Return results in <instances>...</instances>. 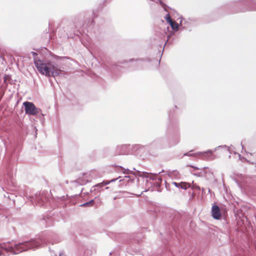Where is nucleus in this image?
<instances>
[{
    "label": "nucleus",
    "instance_id": "1",
    "mask_svg": "<svg viewBox=\"0 0 256 256\" xmlns=\"http://www.w3.org/2000/svg\"><path fill=\"white\" fill-rule=\"evenodd\" d=\"M48 242V238L45 236H42L38 238H32L28 240L12 241L6 242L9 244L7 249L8 256L10 254H16L28 250H35L44 246Z\"/></svg>",
    "mask_w": 256,
    "mask_h": 256
},
{
    "label": "nucleus",
    "instance_id": "2",
    "mask_svg": "<svg viewBox=\"0 0 256 256\" xmlns=\"http://www.w3.org/2000/svg\"><path fill=\"white\" fill-rule=\"evenodd\" d=\"M41 72L42 75L54 77L60 74L62 70L53 62H44V67Z\"/></svg>",
    "mask_w": 256,
    "mask_h": 256
},
{
    "label": "nucleus",
    "instance_id": "3",
    "mask_svg": "<svg viewBox=\"0 0 256 256\" xmlns=\"http://www.w3.org/2000/svg\"><path fill=\"white\" fill-rule=\"evenodd\" d=\"M193 152V150H191L188 152H186L184 154V156H199L202 160H206L208 158V154H212L214 152V150H208L204 152H198L196 153H192Z\"/></svg>",
    "mask_w": 256,
    "mask_h": 256
},
{
    "label": "nucleus",
    "instance_id": "4",
    "mask_svg": "<svg viewBox=\"0 0 256 256\" xmlns=\"http://www.w3.org/2000/svg\"><path fill=\"white\" fill-rule=\"evenodd\" d=\"M26 114L35 116L38 113V108L32 102H25L23 103Z\"/></svg>",
    "mask_w": 256,
    "mask_h": 256
},
{
    "label": "nucleus",
    "instance_id": "5",
    "mask_svg": "<svg viewBox=\"0 0 256 256\" xmlns=\"http://www.w3.org/2000/svg\"><path fill=\"white\" fill-rule=\"evenodd\" d=\"M212 216L214 219L220 220L222 216L221 212L219 207L214 205L212 208Z\"/></svg>",
    "mask_w": 256,
    "mask_h": 256
},
{
    "label": "nucleus",
    "instance_id": "6",
    "mask_svg": "<svg viewBox=\"0 0 256 256\" xmlns=\"http://www.w3.org/2000/svg\"><path fill=\"white\" fill-rule=\"evenodd\" d=\"M45 62L37 58H34V64L38 71L41 74Z\"/></svg>",
    "mask_w": 256,
    "mask_h": 256
},
{
    "label": "nucleus",
    "instance_id": "7",
    "mask_svg": "<svg viewBox=\"0 0 256 256\" xmlns=\"http://www.w3.org/2000/svg\"><path fill=\"white\" fill-rule=\"evenodd\" d=\"M120 176L118 177L117 178L112 179L110 180V181H104L102 183L98 184L96 185H95L93 188H94V190H97L98 191H100L99 188H102L103 186L107 185L109 184L110 182H114L116 180L118 179H120Z\"/></svg>",
    "mask_w": 256,
    "mask_h": 256
},
{
    "label": "nucleus",
    "instance_id": "8",
    "mask_svg": "<svg viewBox=\"0 0 256 256\" xmlns=\"http://www.w3.org/2000/svg\"><path fill=\"white\" fill-rule=\"evenodd\" d=\"M8 244H6V242L0 244V256H8L7 249L9 248Z\"/></svg>",
    "mask_w": 256,
    "mask_h": 256
},
{
    "label": "nucleus",
    "instance_id": "9",
    "mask_svg": "<svg viewBox=\"0 0 256 256\" xmlns=\"http://www.w3.org/2000/svg\"><path fill=\"white\" fill-rule=\"evenodd\" d=\"M173 184H174L176 187L178 188H182L183 190H186L188 188L190 187V184L184 182H182L180 183H177L176 182H172V183Z\"/></svg>",
    "mask_w": 256,
    "mask_h": 256
},
{
    "label": "nucleus",
    "instance_id": "10",
    "mask_svg": "<svg viewBox=\"0 0 256 256\" xmlns=\"http://www.w3.org/2000/svg\"><path fill=\"white\" fill-rule=\"evenodd\" d=\"M170 25L171 26V28L172 30L177 31L178 29V23H176L174 21H172L170 24Z\"/></svg>",
    "mask_w": 256,
    "mask_h": 256
},
{
    "label": "nucleus",
    "instance_id": "11",
    "mask_svg": "<svg viewBox=\"0 0 256 256\" xmlns=\"http://www.w3.org/2000/svg\"><path fill=\"white\" fill-rule=\"evenodd\" d=\"M84 176H83L82 178H80L77 181L80 185L86 184L88 182V180H86L84 178Z\"/></svg>",
    "mask_w": 256,
    "mask_h": 256
},
{
    "label": "nucleus",
    "instance_id": "12",
    "mask_svg": "<svg viewBox=\"0 0 256 256\" xmlns=\"http://www.w3.org/2000/svg\"><path fill=\"white\" fill-rule=\"evenodd\" d=\"M94 203V200H92L90 201L82 204L80 206H92L93 205Z\"/></svg>",
    "mask_w": 256,
    "mask_h": 256
},
{
    "label": "nucleus",
    "instance_id": "13",
    "mask_svg": "<svg viewBox=\"0 0 256 256\" xmlns=\"http://www.w3.org/2000/svg\"><path fill=\"white\" fill-rule=\"evenodd\" d=\"M166 20L167 21V22H168L170 24L172 22V19L170 18V15L168 14L166 15Z\"/></svg>",
    "mask_w": 256,
    "mask_h": 256
},
{
    "label": "nucleus",
    "instance_id": "14",
    "mask_svg": "<svg viewBox=\"0 0 256 256\" xmlns=\"http://www.w3.org/2000/svg\"><path fill=\"white\" fill-rule=\"evenodd\" d=\"M226 148V150L228 151H230V148L227 146L226 145L218 146L217 148H215L214 150H216L217 148Z\"/></svg>",
    "mask_w": 256,
    "mask_h": 256
},
{
    "label": "nucleus",
    "instance_id": "15",
    "mask_svg": "<svg viewBox=\"0 0 256 256\" xmlns=\"http://www.w3.org/2000/svg\"><path fill=\"white\" fill-rule=\"evenodd\" d=\"M120 168H122V172L124 173V174H129L130 172V170L128 169V168H124L122 166H120Z\"/></svg>",
    "mask_w": 256,
    "mask_h": 256
},
{
    "label": "nucleus",
    "instance_id": "16",
    "mask_svg": "<svg viewBox=\"0 0 256 256\" xmlns=\"http://www.w3.org/2000/svg\"><path fill=\"white\" fill-rule=\"evenodd\" d=\"M36 200H38V203L39 206H43L44 204L43 202H40V197L36 198Z\"/></svg>",
    "mask_w": 256,
    "mask_h": 256
},
{
    "label": "nucleus",
    "instance_id": "17",
    "mask_svg": "<svg viewBox=\"0 0 256 256\" xmlns=\"http://www.w3.org/2000/svg\"><path fill=\"white\" fill-rule=\"evenodd\" d=\"M4 196L9 199H11L10 196H12V195L11 194L10 196L8 194H4Z\"/></svg>",
    "mask_w": 256,
    "mask_h": 256
},
{
    "label": "nucleus",
    "instance_id": "18",
    "mask_svg": "<svg viewBox=\"0 0 256 256\" xmlns=\"http://www.w3.org/2000/svg\"><path fill=\"white\" fill-rule=\"evenodd\" d=\"M187 166H190V167L194 168L195 170H199L198 168L194 166H191V165H188Z\"/></svg>",
    "mask_w": 256,
    "mask_h": 256
},
{
    "label": "nucleus",
    "instance_id": "19",
    "mask_svg": "<svg viewBox=\"0 0 256 256\" xmlns=\"http://www.w3.org/2000/svg\"><path fill=\"white\" fill-rule=\"evenodd\" d=\"M194 174L198 176H202L201 172H198V173H194Z\"/></svg>",
    "mask_w": 256,
    "mask_h": 256
},
{
    "label": "nucleus",
    "instance_id": "20",
    "mask_svg": "<svg viewBox=\"0 0 256 256\" xmlns=\"http://www.w3.org/2000/svg\"><path fill=\"white\" fill-rule=\"evenodd\" d=\"M32 56H34V59L36 58H35V56H36L38 55L37 54L36 52H32Z\"/></svg>",
    "mask_w": 256,
    "mask_h": 256
},
{
    "label": "nucleus",
    "instance_id": "21",
    "mask_svg": "<svg viewBox=\"0 0 256 256\" xmlns=\"http://www.w3.org/2000/svg\"><path fill=\"white\" fill-rule=\"evenodd\" d=\"M179 140H180V138H179V137L178 136L177 138L176 142L174 144L175 145V144H177L179 142Z\"/></svg>",
    "mask_w": 256,
    "mask_h": 256
},
{
    "label": "nucleus",
    "instance_id": "22",
    "mask_svg": "<svg viewBox=\"0 0 256 256\" xmlns=\"http://www.w3.org/2000/svg\"><path fill=\"white\" fill-rule=\"evenodd\" d=\"M59 256H65V255L64 254H63L62 253H60L59 254Z\"/></svg>",
    "mask_w": 256,
    "mask_h": 256
},
{
    "label": "nucleus",
    "instance_id": "23",
    "mask_svg": "<svg viewBox=\"0 0 256 256\" xmlns=\"http://www.w3.org/2000/svg\"><path fill=\"white\" fill-rule=\"evenodd\" d=\"M241 144V146H242V150H244V145L242 144V142H241V144Z\"/></svg>",
    "mask_w": 256,
    "mask_h": 256
},
{
    "label": "nucleus",
    "instance_id": "24",
    "mask_svg": "<svg viewBox=\"0 0 256 256\" xmlns=\"http://www.w3.org/2000/svg\"><path fill=\"white\" fill-rule=\"evenodd\" d=\"M158 180H160V181H162V178H158Z\"/></svg>",
    "mask_w": 256,
    "mask_h": 256
},
{
    "label": "nucleus",
    "instance_id": "25",
    "mask_svg": "<svg viewBox=\"0 0 256 256\" xmlns=\"http://www.w3.org/2000/svg\"><path fill=\"white\" fill-rule=\"evenodd\" d=\"M197 188H198V189H199V190L200 189V187H199V186H198V187H197Z\"/></svg>",
    "mask_w": 256,
    "mask_h": 256
},
{
    "label": "nucleus",
    "instance_id": "26",
    "mask_svg": "<svg viewBox=\"0 0 256 256\" xmlns=\"http://www.w3.org/2000/svg\"><path fill=\"white\" fill-rule=\"evenodd\" d=\"M108 187H106L105 188V189H108Z\"/></svg>",
    "mask_w": 256,
    "mask_h": 256
},
{
    "label": "nucleus",
    "instance_id": "27",
    "mask_svg": "<svg viewBox=\"0 0 256 256\" xmlns=\"http://www.w3.org/2000/svg\"><path fill=\"white\" fill-rule=\"evenodd\" d=\"M125 178H129V176H125Z\"/></svg>",
    "mask_w": 256,
    "mask_h": 256
}]
</instances>
